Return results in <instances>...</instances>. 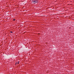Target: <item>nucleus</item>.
<instances>
[{"instance_id":"obj_1","label":"nucleus","mask_w":74,"mask_h":74,"mask_svg":"<svg viewBox=\"0 0 74 74\" xmlns=\"http://www.w3.org/2000/svg\"><path fill=\"white\" fill-rule=\"evenodd\" d=\"M38 2V0H35V1H32L33 3H34V4H35V3H37Z\"/></svg>"},{"instance_id":"obj_2","label":"nucleus","mask_w":74,"mask_h":74,"mask_svg":"<svg viewBox=\"0 0 74 74\" xmlns=\"http://www.w3.org/2000/svg\"><path fill=\"white\" fill-rule=\"evenodd\" d=\"M13 21H15V19H13Z\"/></svg>"},{"instance_id":"obj_3","label":"nucleus","mask_w":74,"mask_h":74,"mask_svg":"<svg viewBox=\"0 0 74 74\" xmlns=\"http://www.w3.org/2000/svg\"><path fill=\"white\" fill-rule=\"evenodd\" d=\"M17 63H18V64H19V62H17Z\"/></svg>"},{"instance_id":"obj_4","label":"nucleus","mask_w":74,"mask_h":74,"mask_svg":"<svg viewBox=\"0 0 74 74\" xmlns=\"http://www.w3.org/2000/svg\"><path fill=\"white\" fill-rule=\"evenodd\" d=\"M10 33H12V32H10Z\"/></svg>"}]
</instances>
